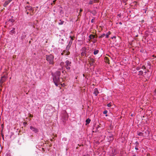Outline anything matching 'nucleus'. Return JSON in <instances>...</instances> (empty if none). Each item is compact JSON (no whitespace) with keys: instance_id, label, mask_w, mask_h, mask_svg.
Wrapping results in <instances>:
<instances>
[{"instance_id":"c03bdc74","label":"nucleus","mask_w":156,"mask_h":156,"mask_svg":"<svg viewBox=\"0 0 156 156\" xmlns=\"http://www.w3.org/2000/svg\"><path fill=\"white\" fill-rule=\"evenodd\" d=\"M106 62H107L108 61H109V59H108V58L107 57H106Z\"/></svg>"},{"instance_id":"473e14b6","label":"nucleus","mask_w":156,"mask_h":156,"mask_svg":"<svg viewBox=\"0 0 156 156\" xmlns=\"http://www.w3.org/2000/svg\"><path fill=\"white\" fill-rule=\"evenodd\" d=\"M73 42V41H72V40H70L69 44H72Z\"/></svg>"},{"instance_id":"39448f33","label":"nucleus","mask_w":156,"mask_h":156,"mask_svg":"<svg viewBox=\"0 0 156 156\" xmlns=\"http://www.w3.org/2000/svg\"><path fill=\"white\" fill-rule=\"evenodd\" d=\"M89 62L90 66H94V63L95 62V60L93 58H90V60L89 61Z\"/></svg>"},{"instance_id":"1a4fd4ad","label":"nucleus","mask_w":156,"mask_h":156,"mask_svg":"<svg viewBox=\"0 0 156 156\" xmlns=\"http://www.w3.org/2000/svg\"><path fill=\"white\" fill-rule=\"evenodd\" d=\"M143 134H144V136L146 137L147 136L149 135V131L147 130L145 131H143Z\"/></svg>"},{"instance_id":"bb28decb","label":"nucleus","mask_w":156,"mask_h":156,"mask_svg":"<svg viewBox=\"0 0 156 156\" xmlns=\"http://www.w3.org/2000/svg\"><path fill=\"white\" fill-rule=\"evenodd\" d=\"M93 1L90 0L89 1V4L90 5H92L93 4Z\"/></svg>"},{"instance_id":"f8f14e48","label":"nucleus","mask_w":156,"mask_h":156,"mask_svg":"<svg viewBox=\"0 0 156 156\" xmlns=\"http://www.w3.org/2000/svg\"><path fill=\"white\" fill-rule=\"evenodd\" d=\"M107 138L109 141H112L113 139V136L112 135L108 136Z\"/></svg>"},{"instance_id":"393cba45","label":"nucleus","mask_w":156,"mask_h":156,"mask_svg":"<svg viewBox=\"0 0 156 156\" xmlns=\"http://www.w3.org/2000/svg\"><path fill=\"white\" fill-rule=\"evenodd\" d=\"M81 55L82 56H84L86 55V53H84L82 51V52L81 53Z\"/></svg>"},{"instance_id":"f257e3e1","label":"nucleus","mask_w":156,"mask_h":156,"mask_svg":"<svg viewBox=\"0 0 156 156\" xmlns=\"http://www.w3.org/2000/svg\"><path fill=\"white\" fill-rule=\"evenodd\" d=\"M61 73L60 71H56L54 74L53 80L56 86H58L59 83L62 85L61 83L63 81V79L60 78Z\"/></svg>"},{"instance_id":"a211bd4d","label":"nucleus","mask_w":156,"mask_h":156,"mask_svg":"<svg viewBox=\"0 0 156 156\" xmlns=\"http://www.w3.org/2000/svg\"><path fill=\"white\" fill-rule=\"evenodd\" d=\"M90 119L89 118L87 119L86 120V125L89 124L90 123Z\"/></svg>"},{"instance_id":"c9c22d12","label":"nucleus","mask_w":156,"mask_h":156,"mask_svg":"<svg viewBox=\"0 0 156 156\" xmlns=\"http://www.w3.org/2000/svg\"><path fill=\"white\" fill-rule=\"evenodd\" d=\"M70 38H71V39H70V40H72V41H73V37H72L71 36H70Z\"/></svg>"},{"instance_id":"f3484780","label":"nucleus","mask_w":156,"mask_h":156,"mask_svg":"<svg viewBox=\"0 0 156 156\" xmlns=\"http://www.w3.org/2000/svg\"><path fill=\"white\" fill-rule=\"evenodd\" d=\"M111 34V33L110 31H109L108 33H107L106 34H105L106 38H108L109 37V35H110Z\"/></svg>"},{"instance_id":"f03ea898","label":"nucleus","mask_w":156,"mask_h":156,"mask_svg":"<svg viewBox=\"0 0 156 156\" xmlns=\"http://www.w3.org/2000/svg\"><path fill=\"white\" fill-rule=\"evenodd\" d=\"M46 58L47 61L48 62L49 65H53L54 64V56L51 55H46Z\"/></svg>"},{"instance_id":"a878e982","label":"nucleus","mask_w":156,"mask_h":156,"mask_svg":"<svg viewBox=\"0 0 156 156\" xmlns=\"http://www.w3.org/2000/svg\"><path fill=\"white\" fill-rule=\"evenodd\" d=\"M30 16H32L34 14V11H31V12H30Z\"/></svg>"},{"instance_id":"ea45409f","label":"nucleus","mask_w":156,"mask_h":156,"mask_svg":"<svg viewBox=\"0 0 156 156\" xmlns=\"http://www.w3.org/2000/svg\"><path fill=\"white\" fill-rule=\"evenodd\" d=\"M80 13L81 12H82L83 11V9H80ZM79 15H80V13H79Z\"/></svg>"},{"instance_id":"b1692460","label":"nucleus","mask_w":156,"mask_h":156,"mask_svg":"<svg viewBox=\"0 0 156 156\" xmlns=\"http://www.w3.org/2000/svg\"><path fill=\"white\" fill-rule=\"evenodd\" d=\"M15 21V20L12 19H10L9 20V21L10 22H11L12 23L14 22Z\"/></svg>"},{"instance_id":"7c9ffc66","label":"nucleus","mask_w":156,"mask_h":156,"mask_svg":"<svg viewBox=\"0 0 156 156\" xmlns=\"http://www.w3.org/2000/svg\"><path fill=\"white\" fill-rule=\"evenodd\" d=\"M107 106L108 107H110L111 106V103H109L107 105Z\"/></svg>"},{"instance_id":"0eeeda50","label":"nucleus","mask_w":156,"mask_h":156,"mask_svg":"<svg viewBox=\"0 0 156 156\" xmlns=\"http://www.w3.org/2000/svg\"><path fill=\"white\" fill-rule=\"evenodd\" d=\"M89 38L90 40L93 39L94 41H91L92 42H93V43H95V42L96 41V40H95V35H93L92 34H91L90 35Z\"/></svg>"},{"instance_id":"72a5a7b5","label":"nucleus","mask_w":156,"mask_h":156,"mask_svg":"<svg viewBox=\"0 0 156 156\" xmlns=\"http://www.w3.org/2000/svg\"><path fill=\"white\" fill-rule=\"evenodd\" d=\"M140 69V67H137L136 68V69L137 70H139Z\"/></svg>"},{"instance_id":"423d86ee","label":"nucleus","mask_w":156,"mask_h":156,"mask_svg":"<svg viewBox=\"0 0 156 156\" xmlns=\"http://www.w3.org/2000/svg\"><path fill=\"white\" fill-rule=\"evenodd\" d=\"M30 129L35 133H37L39 132V130L37 128L32 126H30Z\"/></svg>"},{"instance_id":"5701e85b","label":"nucleus","mask_w":156,"mask_h":156,"mask_svg":"<svg viewBox=\"0 0 156 156\" xmlns=\"http://www.w3.org/2000/svg\"><path fill=\"white\" fill-rule=\"evenodd\" d=\"M139 73L138 74L139 75H142L143 74V72L142 71H139Z\"/></svg>"},{"instance_id":"c85d7f7f","label":"nucleus","mask_w":156,"mask_h":156,"mask_svg":"<svg viewBox=\"0 0 156 156\" xmlns=\"http://www.w3.org/2000/svg\"><path fill=\"white\" fill-rule=\"evenodd\" d=\"M135 144L136 145V146H137L138 147V146L139 145V143L137 141H136L135 142Z\"/></svg>"},{"instance_id":"4be33fe9","label":"nucleus","mask_w":156,"mask_h":156,"mask_svg":"<svg viewBox=\"0 0 156 156\" xmlns=\"http://www.w3.org/2000/svg\"><path fill=\"white\" fill-rule=\"evenodd\" d=\"M105 36V34H102L100 36H99V38H101L102 37H104V36Z\"/></svg>"},{"instance_id":"6e6552de","label":"nucleus","mask_w":156,"mask_h":156,"mask_svg":"<svg viewBox=\"0 0 156 156\" xmlns=\"http://www.w3.org/2000/svg\"><path fill=\"white\" fill-rule=\"evenodd\" d=\"M25 10H26L30 12L34 11V9L32 7L30 6H27L25 7Z\"/></svg>"},{"instance_id":"4468645a","label":"nucleus","mask_w":156,"mask_h":156,"mask_svg":"<svg viewBox=\"0 0 156 156\" xmlns=\"http://www.w3.org/2000/svg\"><path fill=\"white\" fill-rule=\"evenodd\" d=\"M9 2L8 1H5L3 5V6L4 7H6L7 5L9 4Z\"/></svg>"},{"instance_id":"f704fd0d","label":"nucleus","mask_w":156,"mask_h":156,"mask_svg":"<svg viewBox=\"0 0 156 156\" xmlns=\"http://www.w3.org/2000/svg\"><path fill=\"white\" fill-rule=\"evenodd\" d=\"M25 12L27 14H28L29 13V12L26 10Z\"/></svg>"},{"instance_id":"ddd939ff","label":"nucleus","mask_w":156,"mask_h":156,"mask_svg":"<svg viewBox=\"0 0 156 156\" xmlns=\"http://www.w3.org/2000/svg\"><path fill=\"white\" fill-rule=\"evenodd\" d=\"M62 117L65 120H66L68 119V116L66 113H65L62 115Z\"/></svg>"},{"instance_id":"7ed1b4c3","label":"nucleus","mask_w":156,"mask_h":156,"mask_svg":"<svg viewBox=\"0 0 156 156\" xmlns=\"http://www.w3.org/2000/svg\"><path fill=\"white\" fill-rule=\"evenodd\" d=\"M65 66L67 70H69L71 66V62L69 60H67L65 62Z\"/></svg>"},{"instance_id":"9d476101","label":"nucleus","mask_w":156,"mask_h":156,"mask_svg":"<svg viewBox=\"0 0 156 156\" xmlns=\"http://www.w3.org/2000/svg\"><path fill=\"white\" fill-rule=\"evenodd\" d=\"M70 54V52L69 51H67L66 50H65L63 51L61 53V54L62 55H69Z\"/></svg>"},{"instance_id":"dca6fc26","label":"nucleus","mask_w":156,"mask_h":156,"mask_svg":"<svg viewBox=\"0 0 156 156\" xmlns=\"http://www.w3.org/2000/svg\"><path fill=\"white\" fill-rule=\"evenodd\" d=\"M94 55H97L99 52V50H97V49H94Z\"/></svg>"},{"instance_id":"20e7f679","label":"nucleus","mask_w":156,"mask_h":156,"mask_svg":"<svg viewBox=\"0 0 156 156\" xmlns=\"http://www.w3.org/2000/svg\"><path fill=\"white\" fill-rule=\"evenodd\" d=\"M7 76L6 75H4L3 76H2L1 79V80H0V85H2L3 83L5 82L6 79H7Z\"/></svg>"},{"instance_id":"2f4dec72","label":"nucleus","mask_w":156,"mask_h":156,"mask_svg":"<svg viewBox=\"0 0 156 156\" xmlns=\"http://www.w3.org/2000/svg\"><path fill=\"white\" fill-rule=\"evenodd\" d=\"M108 111L106 110L105 111L103 112V114H105L107 113Z\"/></svg>"},{"instance_id":"09e8293b","label":"nucleus","mask_w":156,"mask_h":156,"mask_svg":"<svg viewBox=\"0 0 156 156\" xmlns=\"http://www.w3.org/2000/svg\"><path fill=\"white\" fill-rule=\"evenodd\" d=\"M154 92L155 93H156V89L155 90Z\"/></svg>"},{"instance_id":"de8ad7c7","label":"nucleus","mask_w":156,"mask_h":156,"mask_svg":"<svg viewBox=\"0 0 156 156\" xmlns=\"http://www.w3.org/2000/svg\"><path fill=\"white\" fill-rule=\"evenodd\" d=\"M119 24L121 25L122 24V23L121 22H119Z\"/></svg>"},{"instance_id":"2eb2a0df","label":"nucleus","mask_w":156,"mask_h":156,"mask_svg":"<svg viewBox=\"0 0 156 156\" xmlns=\"http://www.w3.org/2000/svg\"><path fill=\"white\" fill-rule=\"evenodd\" d=\"M137 134L140 136H144V134L143 132H137Z\"/></svg>"},{"instance_id":"37998d69","label":"nucleus","mask_w":156,"mask_h":156,"mask_svg":"<svg viewBox=\"0 0 156 156\" xmlns=\"http://www.w3.org/2000/svg\"><path fill=\"white\" fill-rule=\"evenodd\" d=\"M94 22V20L93 19H92L91 20V22L92 23H93Z\"/></svg>"},{"instance_id":"412c9836","label":"nucleus","mask_w":156,"mask_h":156,"mask_svg":"<svg viewBox=\"0 0 156 156\" xmlns=\"http://www.w3.org/2000/svg\"><path fill=\"white\" fill-rule=\"evenodd\" d=\"M15 29L14 28H13L12 30H11L10 31V33L12 34H14L15 33Z\"/></svg>"},{"instance_id":"cd10ccee","label":"nucleus","mask_w":156,"mask_h":156,"mask_svg":"<svg viewBox=\"0 0 156 156\" xmlns=\"http://www.w3.org/2000/svg\"><path fill=\"white\" fill-rule=\"evenodd\" d=\"M70 47H68L67 46L66 48V50L67 51H69V49Z\"/></svg>"},{"instance_id":"49530a36","label":"nucleus","mask_w":156,"mask_h":156,"mask_svg":"<svg viewBox=\"0 0 156 156\" xmlns=\"http://www.w3.org/2000/svg\"><path fill=\"white\" fill-rule=\"evenodd\" d=\"M12 1V0H9V1H8L9 2H10L11 1Z\"/></svg>"},{"instance_id":"6ab92c4d","label":"nucleus","mask_w":156,"mask_h":156,"mask_svg":"<svg viewBox=\"0 0 156 156\" xmlns=\"http://www.w3.org/2000/svg\"><path fill=\"white\" fill-rule=\"evenodd\" d=\"M82 52L86 53V49L85 47H83L82 48Z\"/></svg>"},{"instance_id":"c756f323","label":"nucleus","mask_w":156,"mask_h":156,"mask_svg":"<svg viewBox=\"0 0 156 156\" xmlns=\"http://www.w3.org/2000/svg\"><path fill=\"white\" fill-rule=\"evenodd\" d=\"M56 0H53V3H51V5H52L53 4H55V2H56Z\"/></svg>"},{"instance_id":"e433bc0d","label":"nucleus","mask_w":156,"mask_h":156,"mask_svg":"<svg viewBox=\"0 0 156 156\" xmlns=\"http://www.w3.org/2000/svg\"><path fill=\"white\" fill-rule=\"evenodd\" d=\"M141 68L142 69H146V67L144 66H142Z\"/></svg>"},{"instance_id":"58836bf2","label":"nucleus","mask_w":156,"mask_h":156,"mask_svg":"<svg viewBox=\"0 0 156 156\" xmlns=\"http://www.w3.org/2000/svg\"><path fill=\"white\" fill-rule=\"evenodd\" d=\"M117 16L120 17L121 16V13L117 15Z\"/></svg>"},{"instance_id":"9b49d317","label":"nucleus","mask_w":156,"mask_h":156,"mask_svg":"<svg viewBox=\"0 0 156 156\" xmlns=\"http://www.w3.org/2000/svg\"><path fill=\"white\" fill-rule=\"evenodd\" d=\"M95 96H97L99 93V92L97 88H95L94 90V92L93 93Z\"/></svg>"},{"instance_id":"a18cd8bd","label":"nucleus","mask_w":156,"mask_h":156,"mask_svg":"<svg viewBox=\"0 0 156 156\" xmlns=\"http://www.w3.org/2000/svg\"><path fill=\"white\" fill-rule=\"evenodd\" d=\"M30 117H33V115L30 114Z\"/></svg>"},{"instance_id":"aec40b11","label":"nucleus","mask_w":156,"mask_h":156,"mask_svg":"<svg viewBox=\"0 0 156 156\" xmlns=\"http://www.w3.org/2000/svg\"><path fill=\"white\" fill-rule=\"evenodd\" d=\"M60 22L58 23L59 25H62L64 23V22L63 21H62L61 20H59Z\"/></svg>"},{"instance_id":"4c0bfd02","label":"nucleus","mask_w":156,"mask_h":156,"mask_svg":"<svg viewBox=\"0 0 156 156\" xmlns=\"http://www.w3.org/2000/svg\"><path fill=\"white\" fill-rule=\"evenodd\" d=\"M137 146H135V149L136 150H138V148L137 147Z\"/></svg>"},{"instance_id":"a19ab883","label":"nucleus","mask_w":156,"mask_h":156,"mask_svg":"<svg viewBox=\"0 0 156 156\" xmlns=\"http://www.w3.org/2000/svg\"><path fill=\"white\" fill-rule=\"evenodd\" d=\"M71 44H68V45H67V46L68 47H70V46H71Z\"/></svg>"},{"instance_id":"79ce46f5","label":"nucleus","mask_w":156,"mask_h":156,"mask_svg":"<svg viewBox=\"0 0 156 156\" xmlns=\"http://www.w3.org/2000/svg\"><path fill=\"white\" fill-rule=\"evenodd\" d=\"M71 44H68V45H67V46L68 47H70V46H71Z\"/></svg>"}]
</instances>
